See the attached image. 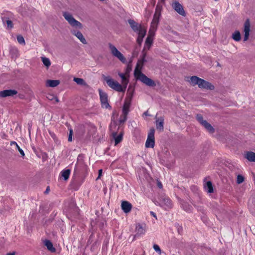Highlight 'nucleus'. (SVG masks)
<instances>
[{
	"label": "nucleus",
	"mask_w": 255,
	"mask_h": 255,
	"mask_svg": "<svg viewBox=\"0 0 255 255\" xmlns=\"http://www.w3.org/2000/svg\"><path fill=\"white\" fill-rule=\"evenodd\" d=\"M144 61V58H143L142 61H138L137 63L134 71V77L145 85L150 87H154L156 86L155 82L141 72V68Z\"/></svg>",
	"instance_id": "1"
},
{
	"label": "nucleus",
	"mask_w": 255,
	"mask_h": 255,
	"mask_svg": "<svg viewBox=\"0 0 255 255\" xmlns=\"http://www.w3.org/2000/svg\"><path fill=\"white\" fill-rule=\"evenodd\" d=\"M161 10L162 6L160 5L158 3L156 5L153 17L151 23L150 27L149 30V33L151 34V33H154L155 31L156 30L159 22Z\"/></svg>",
	"instance_id": "2"
},
{
	"label": "nucleus",
	"mask_w": 255,
	"mask_h": 255,
	"mask_svg": "<svg viewBox=\"0 0 255 255\" xmlns=\"http://www.w3.org/2000/svg\"><path fill=\"white\" fill-rule=\"evenodd\" d=\"M197 85L201 89L213 90L214 89V86L208 81L200 78L196 76H192V85Z\"/></svg>",
	"instance_id": "3"
},
{
	"label": "nucleus",
	"mask_w": 255,
	"mask_h": 255,
	"mask_svg": "<svg viewBox=\"0 0 255 255\" xmlns=\"http://www.w3.org/2000/svg\"><path fill=\"white\" fill-rule=\"evenodd\" d=\"M103 79L108 86L112 89L120 92H124L126 91V87H123L122 85L110 76H104Z\"/></svg>",
	"instance_id": "4"
},
{
	"label": "nucleus",
	"mask_w": 255,
	"mask_h": 255,
	"mask_svg": "<svg viewBox=\"0 0 255 255\" xmlns=\"http://www.w3.org/2000/svg\"><path fill=\"white\" fill-rule=\"evenodd\" d=\"M63 16L71 26L79 29L82 28V24L79 21L76 20L70 13L64 12L63 13Z\"/></svg>",
	"instance_id": "5"
},
{
	"label": "nucleus",
	"mask_w": 255,
	"mask_h": 255,
	"mask_svg": "<svg viewBox=\"0 0 255 255\" xmlns=\"http://www.w3.org/2000/svg\"><path fill=\"white\" fill-rule=\"evenodd\" d=\"M109 47L111 50L112 54L117 57L119 60L122 63H126L127 62L126 58L123 55V54L120 52L117 48L111 43L109 44Z\"/></svg>",
	"instance_id": "6"
},
{
	"label": "nucleus",
	"mask_w": 255,
	"mask_h": 255,
	"mask_svg": "<svg viewBox=\"0 0 255 255\" xmlns=\"http://www.w3.org/2000/svg\"><path fill=\"white\" fill-rule=\"evenodd\" d=\"M155 130L154 128L150 129L148 133L147 138L145 142V147L147 148H153L155 144L154 140Z\"/></svg>",
	"instance_id": "7"
},
{
	"label": "nucleus",
	"mask_w": 255,
	"mask_h": 255,
	"mask_svg": "<svg viewBox=\"0 0 255 255\" xmlns=\"http://www.w3.org/2000/svg\"><path fill=\"white\" fill-rule=\"evenodd\" d=\"M197 121L203 126L210 133H212L214 132L215 129L213 127L208 123L206 121L204 120L201 115H197Z\"/></svg>",
	"instance_id": "8"
},
{
	"label": "nucleus",
	"mask_w": 255,
	"mask_h": 255,
	"mask_svg": "<svg viewBox=\"0 0 255 255\" xmlns=\"http://www.w3.org/2000/svg\"><path fill=\"white\" fill-rule=\"evenodd\" d=\"M172 8L180 15L185 16L186 12L183 6L178 1H174L171 3Z\"/></svg>",
	"instance_id": "9"
},
{
	"label": "nucleus",
	"mask_w": 255,
	"mask_h": 255,
	"mask_svg": "<svg viewBox=\"0 0 255 255\" xmlns=\"http://www.w3.org/2000/svg\"><path fill=\"white\" fill-rule=\"evenodd\" d=\"M99 92L102 107L106 109H108V108L110 107V106L108 102L107 94L106 93L103 92L101 89L99 90Z\"/></svg>",
	"instance_id": "10"
},
{
	"label": "nucleus",
	"mask_w": 255,
	"mask_h": 255,
	"mask_svg": "<svg viewBox=\"0 0 255 255\" xmlns=\"http://www.w3.org/2000/svg\"><path fill=\"white\" fill-rule=\"evenodd\" d=\"M135 235H134L135 238H138L145 234L146 232V225L144 224L138 223L136 225L135 227Z\"/></svg>",
	"instance_id": "11"
},
{
	"label": "nucleus",
	"mask_w": 255,
	"mask_h": 255,
	"mask_svg": "<svg viewBox=\"0 0 255 255\" xmlns=\"http://www.w3.org/2000/svg\"><path fill=\"white\" fill-rule=\"evenodd\" d=\"M17 94V91L15 90H4L0 91V97L5 98L6 97H13Z\"/></svg>",
	"instance_id": "12"
},
{
	"label": "nucleus",
	"mask_w": 255,
	"mask_h": 255,
	"mask_svg": "<svg viewBox=\"0 0 255 255\" xmlns=\"http://www.w3.org/2000/svg\"><path fill=\"white\" fill-rule=\"evenodd\" d=\"M244 31L245 32L244 41H246L249 39L250 31V22L249 19H247L244 23Z\"/></svg>",
	"instance_id": "13"
},
{
	"label": "nucleus",
	"mask_w": 255,
	"mask_h": 255,
	"mask_svg": "<svg viewBox=\"0 0 255 255\" xmlns=\"http://www.w3.org/2000/svg\"><path fill=\"white\" fill-rule=\"evenodd\" d=\"M121 208L125 213H128L131 210L132 205L128 201H123L121 203Z\"/></svg>",
	"instance_id": "14"
},
{
	"label": "nucleus",
	"mask_w": 255,
	"mask_h": 255,
	"mask_svg": "<svg viewBox=\"0 0 255 255\" xmlns=\"http://www.w3.org/2000/svg\"><path fill=\"white\" fill-rule=\"evenodd\" d=\"M72 34L75 36H76L79 39V40L83 44H86L87 43V41L86 40V39H85L84 37L83 36L82 33L79 31H77L76 30H72L71 31Z\"/></svg>",
	"instance_id": "15"
},
{
	"label": "nucleus",
	"mask_w": 255,
	"mask_h": 255,
	"mask_svg": "<svg viewBox=\"0 0 255 255\" xmlns=\"http://www.w3.org/2000/svg\"><path fill=\"white\" fill-rule=\"evenodd\" d=\"M112 136L115 139V145H117L123 140V134L122 132H120L118 135L116 132H113L112 133Z\"/></svg>",
	"instance_id": "16"
},
{
	"label": "nucleus",
	"mask_w": 255,
	"mask_h": 255,
	"mask_svg": "<svg viewBox=\"0 0 255 255\" xmlns=\"http://www.w3.org/2000/svg\"><path fill=\"white\" fill-rule=\"evenodd\" d=\"M204 189L208 193L214 192V188L211 181H209L204 184Z\"/></svg>",
	"instance_id": "17"
},
{
	"label": "nucleus",
	"mask_w": 255,
	"mask_h": 255,
	"mask_svg": "<svg viewBox=\"0 0 255 255\" xmlns=\"http://www.w3.org/2000/svg\"><path fill=\"white\" fill-rule=\"evenodd\" d=\"M128 22L132 30L135 32L139 30L141 27V25L136 22L134 20L129 19Z\"/></svg>",
	"instance_id": "18"
},
{
	"label": "nucleus",
	"mask_w": 255,
	"mask_h": 255,
	"mask_svg": "<svg viewBox=\"0 0 255 255\" xmlns=\"http://www.w3.org/2000/svg\"><path fill=\"white\" fill-rule=\"evenodd\" d=\"M156 128L162 131L164 129V119L163 117H160L156 119Z\"/></svg>",
	"instance_id": "19"
},
{
	"label": "nucleus",
	"mask_w": 255,
	"mask_h": 255,
	"mask_svg": "<svg viewBox=\"0 0 255 255\" xmlns=\"http://www.w3.org/2000/svg\"><path fill=\"white\" fill-rule=\"evenodd\" d=\"M131 102L130 100H126L125 101L122 113H125V114H128L129 112V108L130 107Z\"/></svg>",
	"instance_id": "20"
},
{
	"label": "nucleus",
	"mask_w": 255,
	"mask_h": 255,
	"mask_svg": "<svg viewBox=\"0 0 255 255\" xmlns=\"http://www.w3.org/2000/svg\"><path fill=\"white\" fill-rule=\"evenodd\" d=\"M60 84V81L58 80H47L46 82L47 87H55Z\"/></svg>",
	"instance_id": "21"
},
{
	"label": "nucleus",
	"mask_w": 255,
	"mask_h": 255,
	"mask_svg": "<svg viewBox=\"0 0 255 255\" xmlns=\"http://www.w3.org/2000/svg\"><path fill=\"white\" fill-rule=\"evenodd\" d=\"M71 170L69 169H64L60 173V175L64 180H67L69 179Z\"/></svg>",
	"instance_id": "22"
},
{
	"label": "nucleus",
	"mask_w": 255,
	"mask_h": 255,
	"mask_svg": "<svg viewBox=\"0 0 255 255\" xmlns=\"http://www.w3.org/2000/svg\"><path fill=\"white\" fill-rule=\"evenodd\" d=\"M119 76L122 79V84H123L122 86L123 87H126V89L127 85L128 84V82H129L128 79V78L126 77V75L124 73H119Z\"/></svg>",
	"instance_id": "23"
},
{
	"label": "nucleus",
	"mask_w": 255,
	"mask_h": 255,
	"mask_svg": "<svg viewBox=\"0 0 255 255\" xmlns=\"http://www.w3.org/2000/svg\"><path fill=\"white\" fill-rule=\"evenodd\" d=\"M181 206L182 209L187 212H190V206L189 203L184 200H181L180 201Z\"/></svg>",
	"instance_id": "24"
},
{
	"label": "nucleus",
	"mask_w": 255,
	"mask_h": 255,
	"mask_svg": "<svg viewBox=\"0 0 255 255\" xmlns=\"http://www.w3.org/2000/svg\"><path fill=\"white\" fill-rule=\"evenodd\" d=\"M246 158L250 161L255 162V152H247L246 154Z\"/></svg>",
	"instance_id": "25"
},
{
	"label": "nucleus",
	"mask_w": 255,
	"mask_h": 255,
	"mask_svg": "<svg viewBox=\"0 0 255 255\" xmlns=\"http://www.w3.org/2000/svg\"><path fill=\"white\" fill-rule=\"evenodd\" d=\"M44 245L51 252L54 253L55 252V249L53 247L52 243L49 240H45Z\"/></svg>",
	"instance_id": "26"
},
{
	"label": "nucleus",
	"mask_w": 255,
	"mask_h": 255,
	"mask_svg": "<svg viewBox=\"0 0 255 255\" xmlns=\"http://www.w3.org/2000/svg\"><path fill=\"white\" fill-rule=\"evenodd\" d=\"M163 201L164 204L166 205L168 208H172V203L171 200L169 198H164Z\"/></svg>",
	"instance_id": "27"
},
{
	"label": "nucleus",
	"mask_w": 255,
	"mask_h": 255,
	"mask_svg": "<svg viewBox=\"0 0 255 255\" xmlns=\"http://www.w3.org/2000/svg\"><path fill=\"white\" fill-rule=\"evenodd\" d=\"M136 32L138 33V36L141 37V41H142L143 38L144 37L146 34V30L143 29L141 27L140 28L139 30L137 31Z\"/></svg>",
	"instance_id": "28"
},
{
	"label": "nucleus",
	"mask_w": 255,
	"mask_h": 255,
	"mask_svg": "<svg viewBox=\"0 0 255 255\" xmlns=\"http://www.w3.org/2000/svg\"><path fill=\"white\" fill-rule=\"evenodd\" d=\"M232 38L236 41H239L241 39V34L239 31H236L232 36Z\"/></svg>",
	"instance_id": "29"
},
{
	"label": "nucleus",
	"mask_w": 255,
	"mask_h": 255,
	"mask_svg": "<svg viewBox=\"0 0 255 255\" xmlns=\"http://www.w3.org/2000/svg\"><path fill=\"white\" fill-rule=\"evenodd\" d=\"M73 80L78 85H86V83L84 79L80 78H74Z\"/></svg>",
	"instance_id": "30"
},
{
	"label": "nucleus",
	"mask_w": 255,
	"mask_h": 255,
	"mask_svg": "<svg viewBox=\"0 0 255 255\" xmlns=\"http://www.w3.org/2000/svg\"><path fill=\"white\" fill-rule=\"evenodd\" d=\"M3 22L4 24L6 23L7 25V27L9 29H11L13 27V23L11 20L9 19L4 20L2 19Z\"/></svg>",
	"instance_id": "31"
},
{
	"label": "nucleus",
	"mask_w": 255,
	"mask_h": 255,
	"mask_svg": "<svg viewBox=\"0 0 255 255\" xmlns=\"http://www.w3.org/2000/svg\"><path fill=\"white\" fill-rule=\"evenodd\" d=\"M42 61L43 63V64L46 66L47 67H48L51 65V62L50 60L46 58V57H41Z\"/></svg>",
	"instance_id": "32"
},
{
	"label": "nucleus",
	"mask_w": 255,
	"mask_h": 255,
	"mask_svg": "<svg viewBox=\"0 0 255 255\" xmlns=\"http://www.w3.org/2000/svg\"><path fill=\"white\" fill-rule=\"evenodd\" d=\"M128 114H125L124 113H122V114L121 115L119 122L120 124L124 123L127 120V116Z\"/></svg>",
	"instance_id": "33"
},
{
	"label": "nucleus",
	"mask_w": 255,
	"mask_h": 255,
	"mask_svg": "<svg viewBox=\"0 0 255 255\" xmlns=\"http://www.w3.org/2000/svg\"><path fill=\"white\" fill-rule=\"evenodd\" d=\"M149 34H150V36H148L145 40V44L147 45H148L149 46H150L152 43L153 39H152V37H151V35L152 34H153L154 33H151V34H150V33H149Z\"/></svg>",
	"instance_id": "34"
},
{
	"label": "nucleus",
	"mask_w": 255,
	"mask_h": 255,
	"mask_svg": "<svg viewBox=\"0 0 255 255\" xmlns=\"http://www.w3.org/2000/svg\"><path fill=\"white\" fill-rule=\"evenodd\" d=\"M17 40L18 42L22 45H24L25 44V40L22 36L21 35H18L17 36Z\"/></svg>",
	"instance_id": "35"
},
{
	"label": "nucleus",
	"mask_w": 255,
	"mask_h": 255,
	"mask_svg": "<svg viewBox=\"0 0 255 255\" xmlns=\"http://www.w3.org/2000/svg\"><path fill=\"white\" fill-rule=\"evenodd\" d=\"M244 180H245L244 177L241 174H239L237 176V183L238 184H240L244 181Z\"/></svg>",
	"instance_id": "36"
},
{
	"label": "nucleus",
	"mask_w": 255,
	"mask_h": 255,
	"mask_svg": "<svg viewBox=\"0 0 255 255\" xmlns=\"http://www.w3.org/2000/svg\"><path fill=\"white\" fill-rule=\"evenodd\" d=\"M154 250L159 254H161V251L159 246L156 244H154L153 246Z\"/></svg>",
	"instance_id": "37"
},
{
	"label": "nucleus",
	"mask_w": 255,
	"mask_h": 255,
	"mask_svg": "<svg viewBox=\"0 0 255 255\" xmlns=\"http://www.w3.org/2000/svg\"><path fill=\"white\" fill-rule=\"evenodd\" d=\"M72 134H73V130L72 129H70L69 131V133L68 135V140L69 142H71L72 141Z\"/></svg>",
	"instance_id": "38"
},
{
	"label": "nucleus",
	"mask_w": 255,
	"mask_h": 255,
	"mask_svg": "<svg viewBox=\"0 0 255 255\" xmlns=\"http://www.w3.org/2000/svg\"><path fill=\"white\" fill-rule=\"evenodd\" d=\"M16 148L18 149V150L19 151V152L20 153V154L21 155V156L22 157L24 156L25 155V154H24L23 150L19 146V145L16 146Z\"/></svg>",
	"instance_id": "39"
},
{
	"label": "nucleus",
	"mask_w": 255,
	"mask_h": 255,
	"mask_svg": "<svg viewBox=\"0 0 255 255\" xmlns=\"http://www.w3.org/2000/svg\"><path fill=\"white\" fill-rule=\"evenodd\" d=\"M157 187L160 189H161L163 187L162 183L160 181H158V180L157 181Z\"/></svg>",
	"instance_id": "40"
},
{
	"label": "nucleus",
	"mask_w": 255,
	"mask_h": 255,
	"mask_svg": "<svg viewBox=\"0 0 255 255\" xmlns=\"http://www.w3.org/2000/svg\"><path fill=\"white\" fill-rule=\"evenodd\" d=\"M142 41H141V37H139L138 36V38L137 39V42L138 43L140 44Z\"/></svg>",
	"instance_id": "41"
},
{
	"label": "nucleus",
	"mask_w": 255,
	"mask_h": 255,
	"mask_svg": "<svg viewBox=\"0 0 255 255\" xmlns=\"http://www.w3.org/2000/svg\"><path fill=\"white\" fill-rule=\"evenodd\" d=\"M150 213L151 215H152L155 218H156V214L154 212H153V211H151Z\"/></svg>",
	"instance_id": "42"
},
{
	"label": "nucleus",
	"mask_w": 255,
	"mask_h": 255,
	"mask_svg": "<svg viewBox=\"0 0 255 255\" xmlns=\"http://www.w3.org/2000/svg\"><path fill=\"white\" fill-rule=\"evenodd\" d=\"M11 145H16V147L18 145L17 144V143L15 142V141H11V143H10Z\"/></svg>",
	"instance_id": "43"
},
{
	"label": "nucleus",
	"mask_w": 255,
	"mask_h": 255,
	"mask_svg": "<svg viewBox=\"0 0 255 255\" xmlns=\"http://www.w3.org/2000/svg\"><path fill=\"white\" fill-rule=\"evenodd\" d=\"M50 191V188L49 186L47 187L46 190L45 191V193H48Z\"/></svg>",
	"instance_id": "44"
},
{
	"label": "nucleus",
	"mask_w": 255,
	"mask_h": 255,
	"mask_svg": "<svg viewBox=\"0 0 255 255\" xmlns=\"http://www.w3.org/2000/svg\"><path fill=\"white\" fill-rule=\"evenodd\" d=\"M15 253L14 252L12 253H9L6 254V255H15Z\"/></svg>",
	"instance_id": "45"
},
{
	"label": "nucleus",
	"mask_w": 255,
	"mask_h": 255,
	"mask_svg": "<svg viewBox=\"0 0 255 255\" xmlns=\"http://www.w3.org/2000/svg\"><path fill=\"white\" fill-rule=\"evenodd\" d=\"M186 80L187 81H189L190 82V80H191V77H187L186 78Z\"/></svg>",
	"instance_id": "46"
},
{
	"label": "nucleus",
	"mask_w": 255,
	"mask_h": 255,
	"mask_svg": "<svg viewBox=\"0 0 255 255\" xmlns=\"http://www.w3.org/2000/svg\"><path fill=\"white\" fill-rule=\"evenodd\" d=\"M78 164H76L75 166L74 171L78 170Z\"/></svg>",
	"instance_id": "47"
},
{
	"label": "nucleus",
	"mask_w": 255,
	"mask_h": 255,
	"mask_svg": "<svg viewBox=\"0 0 255 255\" xmlns=\"http://www.w3.org/2000/svg\"><path fill=\"white\" fill-rule=\"evenodd\" d=\"M102 169H100L99 170V177L100 176H101V175L102 174Z\"/></svg>",
	"instance_id": "48"
},
{
	"label": "nucleus",
	"mask_w": 255,
	"mask_h": 255,
	"mask_svg": "<svg viewBox=\"0 0 255 255\" xmlns=\"http://www.w3.org/2000/svg\"><path fill=\"white\" fill-rule=\"evenodd\" d=\"M55 101H56L57 102H58L59 101V100H58V98H57V97L55 98Z\"/></svg>",
	"instance_id": "49"
},
{
	"label": "nucleus",
	"mask_w": 255,
	"mask_h": 255,
	"mask_svg": "<svg viewBox=\"0 0 255 255\" xmlns=\"http://www.w3.org/2000/svg\"><path fill=\"white\" fill-rule=\"evenodd\" d=\"M165 0H160L161 2H164Z\"/></svg>",
	"instance_id": "50"
},
{
	"label": "nucleus",
	"mask_w": 255,
	"mask_h": 255,
	"mask_svg": "<svg viewBox=\"0 0 255 255\" xmlns=\"http://www.w3.org/2000/svg\"><path fill=\"white\" fill-rule=\"evenodd\" d=\"M147 112H144V114L145 115H147Z\"/></svg>",
	"instance_id": "51"
}]
</instances>
